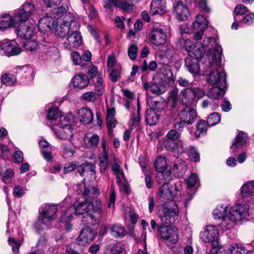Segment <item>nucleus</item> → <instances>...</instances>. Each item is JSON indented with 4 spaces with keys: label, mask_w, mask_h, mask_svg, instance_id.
<instances>
[{
    "label": "nucleus",
    "mask_w": 254,
    "mask_h": 254,
    "mask_svg": "<svg viewBox=\"0 0 254 254\" xmlns=\"http://www.w3.org/2000/svg\"><path fill=\"white\" fill-rule=\"evenodd\" d=\"M207 26L206 18L202 15H198L196 17V19L193 23V28L194 29H198V31L194 35L193 39L198 40L201 39L204 30Z\"/></svg>",
    "instance_id": "obj_20"
},
{
    "label": "nucleus",
    "mask_w": 254,
    "mask_h": 254,
    "mask_svg": "<svg viewBox=\"0 0 254 254\" xmlns=\"http://www.w3.org/2000/svg\"><path fill=\"white\" fill-rule=\"evenodd\" d=\"M141 79L144 90H150L152 93L156 95L162 94L166 91V88L163 83L158 81L154 77L150 83L144 79L143 76L141 77Z\"/></svg>",
    "instance_id": "obj_11"
},
{
    "label": "nucleus",
    "mask_w": 254,
    "mask_h": 254,
    "mask_svg": "<svg viewBox=\"0 0 254 254\" xmlns=\"http://www.w3.org/2000/svg\"><path fill=\"white\" fill-rule=\"evenodd\" d=\"M67 8L66 6L54 8L52 10L53 18L58 21L59 24L63 23L67 25L71 31L77 30L79 27L78 18L73 13L66 12Z\"/></svg>",
    "instance_id": "obj_3"
},
{
    "label": "nucleus",
    "mask_w": 254,
    "mask_h": 254,
    "mask_svg": "<svg viewBox=\"0 0 254 254\" xmlns=\"http://www.w3.org/2000/svg\"><path fill=\"white\" fill-rule=\"evenodd\" d=\"M161 237L167 244H174L177 242V229L170 226L162 225L159 228Z\"/></svg>",
    "instance_id": "obj_9"
},
{
    "label": "nucleus",
    "mask_w": 254,
    "mask_h": 254,
    "mask_svg": "<svg viewBox=\"0 0 254 254\" xmlns=\"http://www.w3.org/2000/svg\"><path fill=\"white\" fill-rule=\"evenodd\" d=\"M16 81V78L12 74L5 73L1 77V82L7 86L12 85Z\"/></svg>",
    "instance_id": "obj_49"
},
{
    "label": "nucleus",
    "mask_w": 254,
    "mask_h": 254,
    "mask_svg": "<svg viewBox=\"0 0 254 254\" xmlns=\"http://www.w3.org/2000/svg\"><path fill=\"white\" fill-rule=\"evenodd\" d=\"M78 118L80 121L84 124H90L93 120V113L87 107H82L78 110Z\"/></svg>",
    "instance_id": "obj_26"
},
{
    "label": "nucleus",
    "mask_w": 254,
    "mask_h": 254,
    "mask_svg": "<svg viewBox=\"0 0 254 254\" xmlns=\"http://www.w3.org/2000/svg\"><path fill=\"white\" fill-rule=\"evenodd\" d=\"M102 207V203L99 199H96L94 203H93V207L91 208V210H93L95 215L87 214L91 225H93L100 222L103 213Z\"/></svg>",
    "instance_id": "obj_16"
},
{
    "label": "nucleus",
    "mask_w": 254,
    "mask_h": 254,
    "mask_svg": "<svg viewBox=\"0 0 254 254\" xmlns=\"http://www.w3.org/2000/svg\"><path fill=\"white\" fill-rule=\"evenodd\" d=\"M177 56L176 49L171 45L168 46L165 51L164 56L170 63L176 58Z\"/></svg>",
    "instance_id": "obj_48"
},
{
    "label": "nucleus",
    "mask_w": 254,
    "mask_h": 254,
    "mask_svg": "<svg viewBox=\"0 0 254 254\" xmlns=\"http://www.w3.org/2000/svg\"><path fill=\"white\" fill-rule=\"evenodd\" d=\"M54 28L55 34L62 38L65 37L67 34H69L71 31V29L67 25H65L63 23L59 24L57 20L55 23H54Z\"/></svg>",
    "instance_id": "obj_35"
},
{
    "label": "nucleus",
    "mask_w": 254,
    "mask_h": 254,
    "mask_svg": "<svg viewBox=\"0 0 254 254\" xmlns=\"http://www.w3.org/2000/svg\"><path fill=\"white\" fill-rule=\"evenodd\" d=\"M56 19L51 16H45L39 20L38 28L41 33H45L54 28V23H55Z\"/></svg>",
    "instance_id": "obj_22"
},
{
    "label": "nucleus",
    "mask_w": 254,
    "mask_h": 254,
    "mask_svg": "<svg viewBox=\"0 0 254 254\" xmlns=\"http://www.w3.org/2000/svg\"><path fill=\"white\" fill-rule=\"evenodd\" d=\"M58 211V206L55 204H46L41 208L37 221L34 227L38 231L41 229L50 228Z\"/></svg>",
    "instance_id": "obj_4"
},
{
    "label": "nucleus",
    "mask_w": 254,
    "mask_h": 254,
    "mask_svg": "<svg viewBox=\"0 0 254 254\" xmlns=\"http://www.w3.org/2000/svg\"><path fill=\"white\" fill-rule=\"evenodd\" d=\"M208 82L212 85L226 87V74L224 71H220L217 70L212 71L209 75Z\"/></svg>",
    "instance_id": "obj_14"
},
{
    "label": "nucleus",
    "mask_w": 254,
    "mask_h": 254,
    "mask_svg": "<svg viewBox=\"0 0 254 254\" xmlns=\"http://www.w3.org/2000/svg\"><path fill=\"white\" fill-rule=\"evenodd\" d=\"M117 0H103L102 4L104 8L111 11L114 6L116 7Z\"/></svg>",
    "instance_id": "obj_60"
},
{
    "label": "nucleus",
    "mask_w": 254,
    "mask_h": 254,
    "mask_svg": "<svg viewBox=\"0 0 254 254\" xmlns=\"http://www.w3.org/2000/svg\"><path fill=\"white\" fill-rule=\"evenodd\" d=\"M99 137L98 135L94 134L88 137L87 145L91 147H96L99 143Z\"/></svg>",
    "instance_id": "obj_59"
},
{
    "label": "nucleus",
    "mask_w": 254,
    "mask_h": 254,
    "mask_svg": "<svg viewBox=\"0 0 254 254\" xmlns=\"http://www.w3.org/2000/svg\"><path fill=\"white\" fill-rule=\"evenodd\" d=\"M220 115L216 112L212 113L207 118V123L209 126L211 127L217 124L220 121Z\"/></svg>",
    "instance_id": "obj_52"
},
{
    "label": "nucleus",
    "mask_w": 254,
    "mask_h": 254,
    "mask_svg": "<svg viewBox=\"0 0 254 254\" xmlns=\"http://www.w3.org/2000/svg\"><path fill=\"white\" fill-rule=\"evenodd\" d=\"M18 23V21L15 20L14 14L13 17L8 14H4L0 17V29L1 30L15 27Z\"/></svg>",
    "instance_id": "obj_24"
},
{
    "label": "nucleus",
    "mask_w": 254,
    "mask_h": 254,
    "mask_svg": "<svg viewBox=\"0 0 254 254\" xmlns=\"http://www.w3.org/2000/svg\"><path fill=\"white\" fill-rule=\"evenodd\" d=\"M180 137V133L176 129H171L167 134L166 137L167 139L174 140L179 138Z\"/></svg>",
    "instance_id": "obj_61"
},
{
    "label": "nucleus",
    "mask_w": 254,
    "mask_h": 254,
    "mask_svg": "<svg viewBox=\"0 0 254 254\" xmlns=\"http://www.w3.org/2000/svg\"><path fill=\"white\" fill-rule=\"evenodd\" d=\"M188 169L185 161L178 160L174 164L173 170L177 177H182L185 174Z\"/></svg>",
    "instance_id": "obj_33"
},
{
    "label": "nucleus",
    "mask_w": 254,
    "mask_h": 254,
    "mask_svg": "<svg viewBox=\"0 0 254 254\" xmlns=\"http://www.w3.org/2000/svg\"><path fill=\"white\" fill-rule=\"evenodd\" d=\"M179 210L176 203L164 204L160 210L159 216L161 221L166 225L173 223L177 219Z\"/></svg>",
    "instance_id": "obj_5"
},
{
    "label": "nucleus",
    "mask_w": 254,
    "mask_h": 254,
    "mask_svg": "<svg viewBox=\"0 0 254 254\" xmlns=\"http://www.w3.org/2000/svg\"><path fill=\"white\" fill-rule=\"evenodd\" d=\"M226 87H221L220 86L212 87L208 91L207 95L210 99H219L224 95V89Z\"/></svg>",
    "instance_id": "obj_39"
},
{
    "label": "nucleus",
    "mask_w": 254,
    "mask_h": 254,
    "mask_svg": "<svg viewBox=\"0 0 254 254\" xmlns=\"http://www.w3.org/2000/svg\"><path fill=\"white\" fill-rule=\"evenodd\" d=\"M182 102L184 105L192 104L195 100V97L192 88H187L182 90Z\"/></svg>",
    "instance_id": "obj_31"
},
{
    "label": "nucleus",
    "mask_w": 254,
    "mask_h": 254,
    "mask_svg": "<svg viewBox=\"0 0 254 254\" xmlns=\"http://www.w3.org/2000/svg\"><path fill=\"white\" fill-rule=\"evenodd\" d=\"M219 235L218 228L214 225H207L203 232L200 233V237L204 243L215 242L217 241Z\"/></svg>",
    "instance_id": "obj_12"
},
{
    "label": "nucleus",
    "mask_w": 254,
    "mask_h": 254,
    "mask_svg": "<svg viewBox=\"0 0 254 254\" xmlns=\"http://www.w3.org/2000/svg\"><path fill=\"white\" fill-rule=\"evenodd\" d=\"M148 37L151 44L159 46L166 43L167 36L164 30L156 28L150 32Z\"/></svg>",
    "instance_id": "obj_13"
},
{
    "label": "nucleus",
    "mask_w": 254,
    "mask_h": 254,
    "mask_svg": "<svg viewBox=\"0 0 254 254\" xmlns=\"http://www.w3.org/2000/svg\"><path fill=\"white\" fill-rule=\"evenodd\" d=\"M178 102L177 93L173 91L169 96L168 104L171 106L172 108H175Z\"/></svg>",
    "instance_id": "obj_62"
},
{
    "label": "nucleus",
    "mask_w": 254,
    "mask_h": 254,
    "mask_svg": "<svg viewBox=\"0 0 254 254\" xmlns=\"http://www.w3.org/2000/svg\"><path fill=\"white\" fill-rule=\"evenodd\" d=\"M95 168V165L92 163L86 162L79 166L77 170L81 176L91 175L94 178L96 174Z\"/></svg>",
    "instance_id": "obj_27"
},
{
    "label": "nucleus",
    "mask_w": 254,
    "mask_h": 254,
    "mask_svg": "<svg viewBox=\"0 0 254 254\" xmlns=\"http://www.w3.org/2000/svg\"><path fill=\"white\" fill-rule=\"evenodd\" d=\"M174 10L178 20L184 21L187 19L189 12L187 5L184 4L177 3L174 6Z\"/></svg>",
    "instance_id": "obj_30"
},
{
    "label": "nucleus",
    "mask_w": 254,
    "mask_h": 254,
    "mask_svg": "<svg viewBox=\"0 0 254 254\" xmlns=\"http://www.w3.org/2000/svg\"><path fill=\"white\" fill-rule=\"evenodd\" d=\"M104 87L102 85V80L99 75H97V81L95 83L94 87V91L98 96L100 97L104 93Z\"/></svg>",
    "instance_id": "obj_53"
},
{
    "label": "nucleus",
    "mask_w": 254,
    "mask_h": 254,
    "mask_svg": "<svg viewBox=\"0 0 254 254\" xmlns=\"http://www.w3.org/2000/svg\"><path fill=\"white\" fill-rule=\"evenodd\" d=\"M100 172L103 173L108 164V155H101L99 158Z\"/></svg>",
    "instance_id": "obj_57"
},
{
    "label": "nucleus",
    "mask_w": 254,
    "mask_h": 254,
    "mask_svg": "<svg viewBox=\"0 0 254 254\" xmlns=\"http://www.w3.org/2000/svg\"><path fill=\"white\" fill-rule=\"evenodd\" d=\"M201 59H196L195 57L189 56L186 59L185 65L188 70L192 73H197L199 70L198 62Z\"/></svg>",
    "instance_id": "obj_32"
},
{
    "label": "nucleus",
    "mask_w": 254,
    "mask_h": 254,
    "mask_svg": "<svg viewBox=\"0 0 254 254\" xmlns=\"http://www.w3.org/2000/svg\"><path fill=\"white\" fill-rule=\"evenodd\" d=\"M23 46L26 50L34 52L39 49L40 45L35 40H26Z\"/></svg>",
    "instance_id": "obj_47"
},
{
    "label": "nucleus",
    "mask_w": 254,
    "mask_h": 254,
    "mask_svg": "<svg viewBox=\"0 0 254 254\" xmlns=\"http://www.w3.org/2000/svg\"><path fill=\"white\" fill-rule=\"evenodd\" d=\"M84 190L82 192V195L84 199L91 201V199L97 197L100 194L99 190L94 187H88L86 188L83 186Z\"/></svg>",
    "instance_id": "obj_38"
},
{
    "label": "nucleus",
    "mask_w": 254,
    "mask_h": 254,
    "mask_svg": "<svg viewBox=\"0 0 254 254\" xmlns=\"http://www.w3.org/2000/svg\"><path fill=\"white\" fill-rule=\"evenodd\" d=\"M254 191V181L249 182L243 185L241 188V194L246 197L253 194Z\"/></svg>",
    "instance_id": "obj_45"
},
{
    "label": "nucleus",
    "mask_w": 254,
    "mask_h": 254,
    "mask_svg": "<svg viewBox=\"0 0 254 254\" xmlns=\"http://www.w3.org/2000/svg\"><path fill=\"white\" fill-rule=\"evenodd\" d=\"M139 110L140 106L139 103H137V110L136 112L133 113L131 118L129 125L130 126H133L134 125H138L140 121V117L139 116Z\"/></svg>",
    "instance_id": "obj_55"
},
{
    "label": "nucleus",
    "mask_w": 254,
    "mask_h": 254,
    "mask_svg": "<svg viewBox=\"0 0 254 254\" xmlns=\"http://www.w3.org/2000/svg\"><path fill=\"white\" fill-rule=\"evenodd\" d=\"M75 213V209L73 206H70L68 209L65 211H63L60 218L61 222H66L70 221L73 215Z\"/></svg>",
    "instance_id": "obj_46"
},
{
    "label": "nucleus",
    "mask_w": 254,
    "mask_h": 254,
    "mask_svg": "<svg viewBox=\"0 0 254 254\" xmlns=\"http://www.w3.org/2000/svg\"><path fill=\"white\" fill-rule=\"evenodd\" d=\"M187 153L190 158L194 162L199 161V154L196 149L192 146H190L187 150Z\"/></svg>",
    "instance_id": "obj_54"
},
{
    "label": "nucleus",
    "mask_w": 254,
    "mask_h": 254,
    "mask_svg": "<svg viewBox=\"0 0 254 254\" xmlns=\"http://www.w3.org/2000/svg\"><path fill=\"white\" fill-rule=\"evenodd\" d=\"M179 117L183 123L190 125L194 121L196 118V113L193 109L189 106H183L179 113Z\"/></svg>",
    "instance_id": "obj_17"
},
{
    "label": "nucleus",
    "mask_w": 254,
    "mask_h": 254,
    "mask_svg": "<svg viewBox=\"0 0 254 254\" xmlns=\"http://www.w3.org/2000/svg\"><path fill=\"white\" fill-rule=\"evenodd\" d=\"M154 165L157 172L168 170L167 159L165 157H157Z\"/></svg>",
    "instance_id": "obj_43"
},
{
    "label": "nucleus",
    "mask_w": 254,
    "mask_h": 254,
    "mask_svg": "<svg viewBox=\"0 0 254 254\" xmlns=\"http://www.w3.org/2000/svg\"><path fill=\"white\" fill-rule=\"evenodd\" d=\"M61 112L56 107L51 108L49 109L47 118L48 122L47 124L52 127L57 126V123L62 116Z\"/></svg>",
    "instance_id": "obj_25"
},
{
    "label": "nucleus",
    "mask_w": 254,
    "mask_h": 254,
    "mask_svg": "<svg viewBox=\"0 0 254 254\" xmlns=\"http://www.w3.org/2000/svg\"><path fill=\"white\" fill-rule=\"evenodd\" d=\"M112 169L113 171L116 173L117 175V179L118 180V183L119 182L120 180V177H122L123 178H125V175L123 172V171L121 169L120 166L115 163L112 166Z\"/></svg>",
    "instance_id": "obj_58"
},
{
    "label": "nucleus",
    "mask_w": 254,
    "mask_h": 254,
    "mask_svg": "<svg viewBox=\"0 0 254 254\" xmlns=\"http://www.w3.org/2000/svg\"><path fill=\"white\" fill-rule=\"evenodd\" d=\"M198 182V178L195 174H192L190 178L186 180L189 188H192Z\"/></svg>",
    "instance_id": "obj_64"
},
{
    "label": "nucleus",
    "mask_w": 254,
    "mask_h": 254,
    "mask_svg": "<svg viewBox=\"0 0 254 254\" xmlns=\"http://www.w3.org/2000/svg\"><path fill=\"white\" fill-rule=\"evenodd\" d=\"M111 235L115 238H122L126 235L125 228L118 224H115L110 227Z\"/></svg>",
    "instance_id": "obj_41"
},
{
    "label": "nucleus",
    "mask_w": 254,
    "mask_h": 254,
    "mask_svg": "<svg viewBox=\"0 0 254 254\" xmlns=\"http://www.w3.org/2000/svg\"><path fill=\"white\" fill-rule=\"evenodd\" d=\"M59 127H52V130L54 131L56 136L62 139H66L69 136H72L71 129L65 128H60Z\"/></svg>",
    "instance_id": "obj_40"
},
{
    "label": "nucleus",
    "mask_w": 254,
    "mask_h": 254,
    "mask_svg": "<svg viewBox=\"0 0 254 254\" xmlns=\"http://www.w3.org/2000/svg\"><path fill=\"white\" fill-rule=\"evenodd\" d=\"M210 42H213L215 44L214 47L212 49H209V53L211 55V61H209L206 63V65L208 67H211L213 65V60L215 61L216 64L220 65L221 63V56L222 53V48L221 46L218 45L216 42V40L212 37H209L204 39L202 44H200V47L205 48L208 46V44Z\"/></svg>",
    "instance_id": "obj_6"
},
{
    "label": "nucleus",
    "mask_w": 254,
    "mask_h": 254,
    "mask_svg": "<svg viewBox=\"0 0 254 254\" xmlns=\"http://www.w3.org/2000/svg\"><path fill=\"white\" fill-rule=\"evenodd\" d=\"M146 121L150 125H154L157 124L159 120V116L154 110L148 109L146 112Z\"/></svg>",
    "instance_id": "obj_42"
},
{
    "label": "nucleus",
    "mask_w": 254,
    "mask_h": 254,
    "mask_svg": "<svg viewBox=\"0 0 254 254\" xmlns=\"http://www.w3.org/2000/svg\"><path fill=\"white\" fill-rule=\"evenodd\" d=\"M207 123L206 121L201 120L196 124V129L195 131V135L197 137L204 135L206 134L207 129Z\"/></svg>",
    "instance_id": "obj_44"
},
{
    "label": "nucleus",
    "mask_w": 254,
    "mask_h": 254,
    "mask_svg": "<svg viewBox=\"0 0 254 254\" xmlns=\"http://www.w3.org/2000/svg\"><path fill=\"white\" fill-rule=\"evenodd\" d=\"M229 254H247L249 252L242 246L232 244L229 247Z\"/></svg>",
    "instance_id": "obj_50"
},
{
    "label": "nucleus",
    "mask_w": 254,
    "mask_h": 254,
    "mask_svg": "<svg viewBox=\"0 0 254 254\" xmlns=\"http://www.w3.org/2000/svg\"><path fill=\"white\" fill-rule=\"evenodd\" d=\"M36 11L35 6L31 2H26L22 6L14 10L15 20L26 21Z\"/></svg>",
    "instance_id": "obj_7"
},
{
    "label": "nucleus",
    "mask_w": 254,
    "mask_h": 254,
    "mask_svg": "<svg viewBox=\"0 0 254 254\" xmlns=\"http://www.w3.org/2000/svg\"><path fill=\"white\" fill-rule=\"evenodd\" d=\"M248 140V135L244 131H239L230 148L231 151L234 155H236L238 150L243 146L246 144Z\"/></svg>",
    "instance_id": "obj_21"
},
{
    "label": "nucleus",
    "mask_w": 254,
    "mask_h": 254,
    "mask_svg": "<svg viewBox=\"0 0 254 254\" xmlns=\"http://www.w3.org/2000/svg\"><path fill=\"white\" fill-rule=\"evenodd\" d=\"M73 85L78 89H82L89 84V79L86 74H77L72 78Z\"/></svg>",
    "instance_id": "obj_28"
},
{
    "label": "nucleus",
    "mask_w": 254,
    "mask_h": 254,
    "mask_svg": "<svg viewBox=\"0 0 254 254\" xmlns=\"http://www.w3.org/2000/svg\"><path fill=\"white\" fill-rule=\"evenodd\" d=\"M73 121L74 116L72 113H68L66 116L62 115L57 123V127L72 129L71 123Z\"/></svg>",
    "instance_id": "obj_29"
},
{
    "label": "nucleus",
    "mask_w": 254,
    "mask_h": 254,
    "mask_svg": "<svg viewBox=\"0 0 254 254\" xmlns=\"http://www.w3.org/2000/svg\"><path fill=\"white\" fill-rule=\"evenodd\" d=\"M184 47L188 52L189 56L196 59H201L205 53L204 48L200 47V44L193 43L190 39H187L184 43Z\"/></svg>",
    "instance_id": "obj_10"
},
{
    "label": "nucleus",
    "mask_w": 254,
    "mask_h": 254,
    "mask_svg": "<svg viewBox=\"0 0 254 254\" xmlns=\"http://www.w3.org/2000/svg\"><path fill=\"white\" fill-rule=\"evenodd\" d=\"M20 21V25L17 29V35L18 37L25 39L30 38L33 35L35 30L34 24L29 22Z\"/></svg>",
    "instance_id": "obj_15"
},
{
    "label": "nucleus",
    "mask_w": 254,
    "mask_h": 254,
    "mask_svg": "<svg viewBox=\"0 0 254 254\" xmlns=\"http://www.w3.org/2000/svg\"><path fill=\"white\" fill-rule=\"evenodd\" d=\"M3 50L8 56L17 55L21 53V49L16 45L14 41H10L2 44Z\"/></svg>",
    "instance_id": "obj_23"
},
{
    "label": "nucleus",
    "mask_w": 254,
    "mask_h": 254,
    "mask_svg": "<svg viewBox=\"0 0 254 254\" xmlns=\"http://www.w3.org/2000/svg\"><path fill=\"white\" fill-rule=\"evenodd\" d=\"M95 238L93 230L87 227L82 229L76 239L77 244L80 246H85L92 242Z\"/></svg>",
    "instance_id": "obj_19"
},
{
    "label": "nucleus",
    "mask_w": 254,
    "mask_h": 254,
    "mask_svg": "<svg viewBox=\"0 0 254 254\" xmlns=\"http://www.w3.org/2000/svg\"><path fill=\"white\" fill-rule=\"evenodd\" d=\"M67 38V42L64 43V46L66 49L70 50L71 48L79 47L82 43V38L80 33L77 30L70 31Z\"/></svg>",
    "instance_id": "obj_18"
},
{
    "label": "nucleus",
    "mask_w": 254,
    "mask_h": 254,
    "mask_svg": "<svg viewBox=\"0 0 254 254\" xmlns=\"http://www.w3.org/2000/svg\"><path fill=\"white\" fill-rule=\"evenodd\" d=\"M248 11L247 7L242 4H238L234 10V13L235 15H243Z\"/></svg>",
    "instance_id": "obj_63"
},
{
    "label": "nucleus",
    "mask_w": 254,
    "mask_h": 254,
    "mask_svg": "<svg viewBox=\"0 0 254 254\" xmlns=\"http://www.w3.org/2000/svg\"><path fill=\"white\" fill-rule=\"evenodd\" d=\"M249 205L246 203L237 204L230 209L225 204L218 205L213 211L215 218L222 219L220 228L227 230L233 228L237 221L249 216Z\"/></svg>",
    "instance_id": "obj_1"
},
{
    "label": "nucleus",
    "mask_w": 254,
    "mask_h": 254,
    "mask_svg": "<svg viewBox=\"0 0 254 254\" xmlns=\"http://www.w3.org/2000/svg\"><path fill=\"white\" fill-rule=\"evenodd\" d=\"M47 238L45 236H43L39 240L37 244L38 250L37 252H41L42 254L44 251L47 249Z\"/></svg>",
    "instance_id": "obj_56"
},
{
    "label": "nucleus",
    "mask_w": 254,
    "mask_h": 254,
    "mask_svg": "<svg viewBox=\"0 0 254 254\" xmlns=\"http://www.w3.org/2000/svg\"><path fill=\"white\" fill-rule=\"evenodd\" d=\"M139 0H117L116 7L129 12L132 10L133 5Z\"/></svg>",
    "instance_id": "obj_37"
},
{
    "label": "nucleus",
    "mask_w": 254,
    "mask_h": 254,
    "mask_svg": "<svg viewBox=\"0 0 254 254\" xmlns=\"http://www.w3.org/2000/svg\"><path fill=\"white\" fill-rule=\"evenodd\" d=\"M156 181L162 184L157 193L158 199L162 202L178 201L182 199L181 192L177 184L169 185L168 183L171 179L172 175L169 170L157 172Z\"/></svg>",
    "instance_id": "obj_2"
},
{
    "label": "nucleus",
    "mask_w": 254,
    "mask_h": 254,
    "mask_svg": "<svg viewBox=\"0 0 254 254\" xmlns=\"http://www.w3.org/2000/svg\"><path fill=\"white\" fill-rule=\"evenodd\" d=\"M39 144L44 158L47 161H51L52 159V148L49 143L45 140H41Z\"/></svg>",
    "instance_id": "obj_36"
},
{
    "label": "nucleus",
    "mask_w": 254,
    "mask_h": 254,
    "mask_svg": "<svg viewBox=\"0 0 254 254\" xmlns=\"http://www.w3.org/2000/svg\"><path fill=\"white\" fill-rule=\"evenodd\" d=\"M166 10V6L161 0H153L150 6V12L153 14H162Z\"/></svg>",
    "instance_id": "obj_34"
},
{
    "label": "nucleus",
    "mask_w": 254,
    "mask_h": 254,
    "mask_svg": "<svg viewBox=\"0 0 254 254\" xmlns=\"http://www.w3.org/2000/svg\"><path fill=\"white\" fill-rule=\"evenodd\" d=\"M73 206L75 209V214L83 215L85 220H83L82 221L85 223L90 224V219L87 214H89V212L93 207V203L84 199V201H77Z\"/></svg>",
    "instance_id": "obj_8"
},
{
    "label": "nucleus",
    "mask_w": 254,
    "mask_h": 254,
    "mask_svg": "<svg viewBox=\"0 0 254 254\" xmlns=\"http://www.w3.org/2000/svg\"><path fill=\"white\" fill-rule=\"evenodd\" d=\"M99 98V96L93 91L86 92L81 96V99L88 102L94 103Z\"/></svg>",
    "instance_id": "obj_51"
}]
</instances>
